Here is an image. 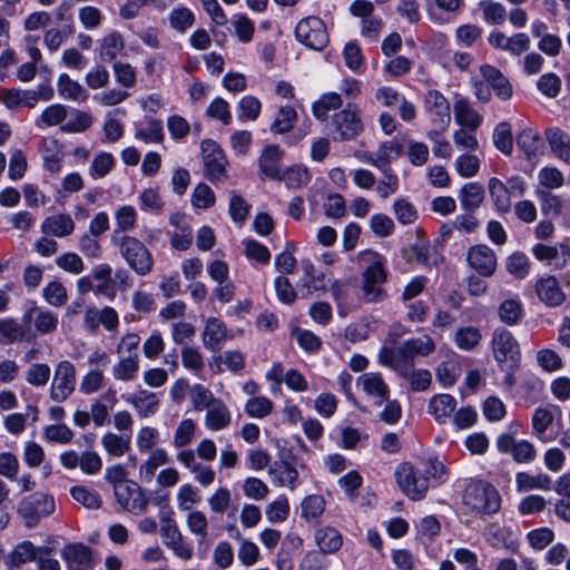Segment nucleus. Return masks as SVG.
<instances>
[{"instance_id": "f257e3e1", "label": "nucleus", "mask_w": 570, "mask_h": 570, "mask_svg": "<svg viewBox=\"0 0 570 570\" xmlns=\"http://www.w3.org/2000/svg\"><path fill=\"white\" fill-rule=\"evenodd\" d=\"M362 261L368 262V265L362 273V294L366 303H379L386 297L383 288L386 282V271L384 258L372 250H364L360 254Z\"/></svg>"}, {"instance_id": "f03ea898", "label": "nucleus", "mask_w": 570, "mask_h": 570, "mask_svg": "<svg viewBox=\"0 0 570 570\" xmlns=\"http://www.w3.org/2000/svg\"><path fill=\"white\" fill-rule=\"evenodd\" d=\"M436 350V343L430 335L406 340L397 348L384 346L379 353L380 364L414 363L415 357H428Z\"/></svg>"}, {"instance_id": "7ed1b4c3", "label": "nucleus", "mask_w": 570, "mask_h": 570, "mask_svg": "<svg viewBox=\"0 0 570 570\" xmlns=\"http://www.w3.org/2000/svg\"><path fill=\"white\" fill-rule=\"evenodd\" d=\"M463 503L472 512L493 514L501 507V497L492 484L484 481H472L464 490Z\"/></svg>"}, {"instance_id": "20e7f679", "label": "nucleus", "mask_w": 570, "mask_h": 570, "mask_svg": "<svg viewBox=\"0 0 570 570\" xmlns=\"http://www.w3.org/2000/svg\"><path fill=\"white\" fill-rule=\"evenodd\" d=\"M112 240L119 248L121 257L137 275L146 276L153 271V254L142 242L129 235L117 239L114 237Z\"/></svg>"}, {"instance_id": "39448f33", "label": "nucleus", "mask_w": 570, "mask_h": 570, "mask_svg": "<svg viewBox=\"0 0 570 570\" xmlns=\"http://www.w3.org/2000/svg\"><path fill=\"white\" fill-rule=\"evenodd\" d=\"M55 510L53 497L40 491L22 498L17 507V513L28 529L38 527L40 521L52 515Z\"/></svg>"}, {"instance_id": "423d86ee", "label": "nucleus", "mask_w": 570, "mask_h": 570, "mask_svg": "<svg viewBox=\"0 0 570 570\" xmlns=\"http://www.w3.org/2000/svg\"><path fill=\"white\" fill-rule=\"evenodd\" d=\"M395 480L401 491L411 500H422L430 487L429 476L424 475L422 469L414 466L409 462L397 465Z\"/></svg>"}, {"instance_id": "0eeeda50", "label": "nucleus", "mask_w": 570, "mask_h": 570, "mask_svg": "<svg viewBox=\"0 0 570 570\" xmlns=\"http://www.w3.org/2000/svg\"><path fill=\"white\" fill-rule=\"evenodd\" d=\"M332 137L337 141L356 139L364 131V124L356 106L347 105L346 108L332 116Z\"/></svg>"}, {"instance_id": "6e6552de", "label": "nucleus", "mask_w": 570, "mask_h": 570, "mask_svg": "<svg viewBox=\"0 0 570 570\" xmlns=\"http://www.w3.org/2000/svg\"><path fill=\"white\" fill-rule=\"evenodd\" d=\"M492 351L499 366L519 367L520 346L510 331L498 327L492 334Z\"/></svg>"}, {"instance_id": "1a4fd4ad", "label": "nucleus", "mask_w": 570, "mask_h": 570, "mask_svg": "<svg viewBox=\"0 0 570 570\" xmlns=\"http://www.w3.org/2000/svg\"><path fill=\"white\" fill-rule=\"evenodd\" d=\"M297 41L316 51L323 50L328 43V32L324 21L309 16L298 21L295 28Z\"/></svg>"}, {"instance_id": "9d476101", "label": "nucleus", "mask_w": 570, "mask_h": 570, "mask_svg": "<svg viewBox=\"0 0 570 570\" xmlns=\"http://www.w3.org/2000/svg\"><path fill=\"white\" fill-rule=\"evenodd\" d=\"M202 153L205 175L210 181H224L227 179L228 160L222 147L212 139L202 141Z\"/></svg>"}, {"instance_id": "9b49d317", "label": "nucleus", "mask_w": 570, "mask_h": 570, "mask_svg": "<svg viewBox=\"0 0 570 570\" xmlns=\"http://www.w3.org/2000/svg\"><path fill=\"white\" fill-rule=\"evenodd\" d=\"M76 367L70 361H60L53 372L50 399L57 403L65 402L76 389Z\"/></svg>"}, {"instance_id": "f8f14e48", "label": "nucleus", "mask_w": 570, "mask_h": 570, "mask_svg": "<svg viewBox=\"0 0 570 570\" xmlns=\"http://www.w3.org/2000/svg\"><path fill=\"white\" fill-rule=\"evenodd\" d=\"M114 494L118 504L131 514L140 515L148 509L149 498L136 482L131 481L126 487L119 485Z\"/></svg>"}, {"instance_id": "ddd939ff", "label": "nucleus", "mask_w": 570, "mask_h": 570, "mask_svg": "<svg viewBox=\"0 0 570 570\" xmlns=\"http://www.w3.org/2000/svg\"><path fill=\"white\" fill-rule=\"evenodd\" d=\"M466 261L469 266L482 277H491L498 268L495 252L484 244L469 247Z\"/></svg>"}, {"instance_id": "4468645a", "label": "nucleus", "mask_w": 570, "mask_h": 570, "mask_svg": "<svg viewBox=\"0 0 570 570\" xmlns=\"http://www.w3.org/2000/svg\"><path fill=\"white\" fill-rule=\"evenodd\" d=\"M497 449L502 454H511L518 463H530L537 456L534 445L527 441H518L509 433H502L497 439Z\"/></svg>"}, {"instance_id": "2eb2a0df", "label": "nucleus", "mask_w": 570, "mask_h": 570, "mask_svg": "<svg viewBox=\"0 0 570 570\" xmlns=\"http://www.w3.org/2000/svg\"><path fill=\"white\" fill-rule=\"evenodd\" d=\"M402 151V146L393 140L383 141L373 153L361 151L357 158L371 166L376 167L381 171L392 170L390 165L396 159Z\"/></svg>"}, {"instance_id": "dca6fc26", "label": "nucleus", "mask_w": 570, "mask_h": 570, "mask_svg": "<svg viewBox=\"0 0 570 570\" xmlns=\"http://www.w3.org/2000/svg\"><path fill=\"white\" fill-rule=\"evenodd\" d=\"M234 337L232 331L218 317H208L202 332V342L206 350L216 353Z\"/></svg>"}, {"instance_id": "f3484780", "label": "nucleus", "mask_w": 570, "mask_h": 570, "mask_svg": "<svg viewBox=\"0 0 570 570\" xmlns=\"http://www.w3.org/2000/svg\"><path fill=\"white\" fill-rule=\"evenodd\" d=\"M24 325L33 323L35 330L40 335L51 334L58 327V315L48 308L38 306L36 302H30L28 308L22 315Z\"/></svg>"}, {"instance_id": "a211bd4d", "label": "nucleus", "mask_w": 570, "mask_h": 570, "mask_svg": "<svg viewBox=\"0 0 570 570\" xmlns=\"http://www.w3.org/2000/svg\"><path fill=\"white\" fill-rule=\"evenodd\" d=\"M424 107L432 115V122L435 126L448 129L451 122L450 104L439 90L431 89L425 94Z\"/></svg>"}, {"instance_id": "6ab92c4d", "label": "nucleus", "mask_w": 570, "mask_h": 570, "mask_svg": "<svg viewBox=\"0 0 570 570\" xmlns=\"http://www.w3.org/2000/svg\"><path fill=\"white\" fill-rule=\"evenodd\" d=\"M534 291L538 298L549 307H557L564 303L566 294L556 276L546 275L537 279Z\"/></svg>"}, {"instance_id": "aec40b11", "label": "nucleus", "mask_w": 570, "mask_h": 570, "mask_svg": "<svg viewBox=\"0 0 570 570\" xmlns=\"http://www.w3.org/2000/svg\"><path fill=\"white\" fill-rule=\"evenodd\" d=\"M122 397L126 403L135 409L137 415L141 419L153 416L159 410L160 401L155 392L139 389Z\"/></svg>"}, {"instance_id": "412c9836", "label": "nucleus", "mask_w": 570, "mask_h": 570, "mask_svg": "<svg viewBox=\"0 0 570 570\" xmlns=\"http://www.w3.org/2000/svg\"><path fill=\"white\" fill-rule=\"evenodd\" d=\"M397 372L401 376L407 380L411 389L414 392L425 391L430 387L432 376L428 370H414V363H399L384 364Z\"/></svg>"}, {"instance_id": "4be33fe9", "label": "nucleus", "mask_w": 570, "mask_h": 570, "mask_svg": "<svg viewBox=\"0 0 570 570\" xmlns=\"http://www.w3.org/2000/svg\"><path fill=\"white\" fill-rule=\"evenodd\" d=\"M60 556L67 563L69 570H90L91 553L89 548L81 543H71L65 546Z\"/></svg>"}, {"instance_id": "5701e85b", "label": "nucleus", "mask_w": 570, "mask_h": 570, "mask_svg": "<svg viewBox=\"0 0 570 570\" xmlns=\"http://www.w3.org/2000/svg\"><path fill=\"white\" fill-rule=\"evenodd\" d=\"M532 254L538 261L549 262L559 269L570 263V246L561 244L558 246H550L544 244H537L532 248Z\"/></svg>"}, {"instance_id": "b1692460", "label": "nucleus", "mask_w": 570, "mask_h": 570, "mask_svg": "<svg viewBox=\"0 0 570 570\" xmlns=\"http://www.w3.org/2000/svg\"><path fill=\"white\" fill-rule=\"evenodd\" d=\"M453 112L455 122L470 131H475L483 121V117L464 97H460L454 101Z\"/></svg>"}, {"instance_id": "393cba45", "label": "nucleus", "mask_w": 570, "mask_h": 570, "mask_svg": "<svg viewBox=\"0 0 570 570\" xmlns=\"http://www.w3.org/2000/svg\"><path fill=\"white\" fill-rule=\"evenodd\" d=\"M31 327L24 325L23 322L20 324L12 317H6L0 320V342L2 343H14V342H29L33 338Z\"/></svg>"}, {"instance_id": "a878e982", "label": "nucleus", "mask_w": 570, "mask_h": 570, "mask_svg": "<svg viewBox=\"0 0 570 570\" xmlns=\"http://www.w3.org/2000/svg\"><path fill=\"white\" fill-rule=\"evenodd\" d=\"M284 151L277 145H269L264 148L259 158L258 166L263 175L271 179L281 177V161Z\"/></svg>"}, {"instance_id": "bb28decb", "label": "nucleus", "mask_w": 570, "mask_h": 570, "mask_svg": "<svg viewBox=\"0 0 570 570\" xmlns=\"http://www.w3.org/2000/svg\"><path fill=\"white\" fill-rule=\"evenodd\" d=\"M488 190L494 209L499 214H508L512 208V196L505 183L497 177H491L488 181Z\"/></svg>"}, {"instance_id": "cd10ccee", "label": "nucleus", "mask_w": 570, "mask_h": 570, "mask_svg": "<svg viewBox=\"0 0 570 570\" xmlns=\"http://www.w3.org/2000/svg\"><path fill=\"white\" fill-rule=\"evenodd\" d=\"M75 230V222L68 214H57L47 217L41 224V232L46 235L59 238L71 235Z\"/></svg>"}, {"instance_id": "c85d7f7f", "label": "nucleus", "mask_w": 570, "mask_h": 570, "mask_svg": "<svg viewBox=\"0 0 570 570\" xmlns=\"http://www.w3.org/2000/svg\"><path fill=\"white\" fill-rule=\"evenodd\" d=\"M274 484L294 490L298 484V472L286 461L274 462L268 470Z\"/></svg>"}, {"instance_id": "c756f323", "label": "nucleus", "mask_w": 570, "mask_h": 570, "mask_svg": "<svg viewBox=\"0 0 570 570\" xmlns=\"http://www.w3.org/2000/svg\"><path fill=\"white\" fill-rule=\"evenodd\" d=\"M57 89L58 95L65 100L83 102L89 97L87 89L77 80L71 79L68 73L59 75Z\"/></svg>"}, {"instance_id": "7c9ffc66", "label": "nucleus", "mask_w": 570, "mask_h": 570, "mask_svg": "<svg viewBox=\"0 0 570 570\" xmlns=\"http://www.w3.org/2000/svg\"><path fill=\"white\" fill-rule=\"evenodd\" d=\"M232 422V414L223 400H219L206 410L204 424L209 431L227 429Z\"/></svg>"}, {"instance_id": "2f4dec72", "label": "nucleus", "mask_w": 570, "mask_h": 570, "mask_svg": "<svg viewBox=\"0 0 570 570\" xmlns=\"http://www.w3.org/2000/svg\"><path fill=\"white\" fill-rule=\"evenodd\" d=\"M168 452L164 448H156L150 451L148 458L140 464L138 478L141 482H150L159 466L169 463Z\"/></svg>"}, {"instance_id": "473e14b6", "label": "nucleus", "mask_w": 570, "mask_h": 570, "mask_svg": "<svg viewBox=\"0 0 570 570\" xmlns=\"http://www.w3.org/2000/svg\"><path fill=\"white\" fill-rule=\"evenodd\" d=\"M125 50L124 37L118 31H111L99 41V58L102 62H111Z\"/></svg>"}, {"instance_id": "72a5a7b5", "label": "nucleus", "mask_w": 570, "mask_h": 570, "mask_svg": "<svg viewBox=\"0 0 570 570\" xmlns=\"http://www.w3.org/2000/svg\"><path fill=\"white\" fill-rule=\"evenodd\" d=\"M455 407L456 400L450 394L434 395L429 402V413L440 424H444L451 417Z\"/></svg>"}, {"instance_id": "f704fd0d", "label": "nucleus", "mask_w": 570, "mask_h": 570, "mask_svg": "<svg viewBox=\"0 0 570 570\" xmlns=\"http://www.w3.org/2000/svg\"><path fill=\"white\" fill-rule=\"evenodd\" d=\"M49 553L48 548H37L31 541L18 543L8 556V563L11 567H21L27 562L37 561V552Z\"/></svg>"}, {"instance_id": "c9c22d12", "label": "nucleus", "mask_w": 570, "mask_h": 570, "mask_svg": "<svg viewBox=\"0 0 570 570\" xmlns=\"http://www.w3.org/2000/svg\"><path fill=\"white\" fill-rule=\"evenodd\" d=\"M40 151L42 154L43 167L46 170L58 174L62 168L63 154L59 142L56 139H43L41 141Z\"/></svg>"}, {"instance_id": "e433bc0d", "label": "nucleus", "mask_w": 570, "mask_h": 570, "mask_svg": "<svg viewBox=\"0 0 570 570\" xmlns=\"http://www.w3.org/2000/svg\"><path fill=\"white\" fill-rule=\"evenodd\" d=\"M518 147L528 159H532L543 151V140L537 130L525 128L517 137Z\"/></svg>"}, {"instance_id": "4c0bfd02", "label": "nucleus", "mask_w": 570, "mask_h": 570, "mask_svg": "<svg viewBox=\"0 0 570 570\" xmlns=\"http://www.w3.org/2000/svg\"><path fill=\"white\" fill-rule=\"evenodd\" d=\"M101 446L102 449L114 458L124 456L129 450L131 445L130 435L117 434L115 432H106L101 436Z\"/></svg>"}, {"instance_id": "58836bf2", "label": "nucleus", "mask_w": 570, "mask_h": 570, "mask_svg": "<svg viewBox=\"0 0 570 570\" xmlns=\"http://www.w3.org/2000/svg\"><path fill=\"white\" fill-rule=\"evenodd\" d=\"M460 203L465 212H475L484 200V189L479 183H468L460 190Z\"/></svg>"}, {"instance_id": "ea45409f", "label": "nucleus", "mask_w": 570, "mask_h": 570, "mask_svg": "<svg viewBox=\"0 0 570 570\" xmlns=\"http://www.w3.org/2000/svg\"><path fill=\"white\" fill-rule=\"evenodd\" d=\"M358 382L367 395L376 397L381 402L387 399L390 390L380 373H364L360 376Z\"/></svg>"}, {"instance_id": "a19ab883", "label": "nucleus", "mask_w": 570, "mask_h": 570, "mask_svg": "<svg viewBox=\"0 0 570 570\" xmlns=\"http://www.w3.org/2000/svg\"><path fill=\"white\" fill-rule=\"evenodd\" d=\"M547 138L552 153L570 165V136L558 128L547 130Z\"/></svg>"}, {"instance_id": "79ce46f5", "label": "nucleus", "mask_w": 570, "mask_h": 570, "mask_svg": "<svg viewBox=\"0 0 570 570\" xmlns=\"http://www.w3.org/2000/svg\"><path fill=\"white\" fill-rule=\"evenodd\" d=\"M343 100L341 95L336 92L324 94L312 104V114L320 121H326L328 112L337 110L342 107Z\"/></svg>"}, {"instance_id": "37998d69", "label": "nucleus", "mask_w": 570, "mask_h": 570, "mask_svg": "<svg viewBox=\"0 0 570 570\" xmlns=\"http://www.w3.org/2000/svg\"><path fill=\"white\" fill-rule=\"evenodd\" d=\"M139 371V354L119 356L112 367V376L117 381L130 382L136 379Z\"/></svg>"}, {"instance_id": "c03bdc74", "label": "nucleus", "mask_w": 570, "mask_h": 570, "mask_svg": "<svg viewBox=\"0 0 570 570\" xmlns=\"http://www.w3.org/2000/svg\"><path fill=\"white\" fill-rule=\"evenodd\" d=\"M38 407L33 405H28L26 407V413H12L4 417L3 425L6 430L14 435L21 434L27 425V420L31 417L32 422L38 421Z\"/></svg>"}, {"instance_id": "a18cd8bd", "label": "nucleus", "mask_w": 570, "mask_h": 570, "mask_svg": "<svg viewBox=\"0 0 570 570\" xmlns=\"http://www.w3.org/2000/svg\"><path fill=\"white\" fill-rule=\"evenodd\" d=\"M315 540L323 553H334L338 551L343 544L342 534L331 527H325L316 531Z\"/></svg>"}, {"instance_id": "49530a36", "label": "nucleus", "mask_w": 570, "mask_h": 570, "mask_svg": "<svg viewBox=\"0 0 570 570\" xmlns=\"http://www.w3.org/2000/svg\"><path fill=\"white\" fill-rule=\"evenodd\" d=\"M326 501L323 495L311 494L303 499L301 503L302 518L308 523L317 524L320 518L325 511Z\"/></svg>"}, {"instance_id": "de8ad7c7", "label": "nucleus", "mask_w": 570, "mask_h": 570, "mask_svg": "<svg viewBox=\"0 0 570 570\" xmlns=\"http://www.w3.org/2000/svg\"><path fill=\"white\" fill-rule=\"evenodd\" d=\"M515 487L519 492L549 490L551 487V479L549 475L543 473L531 475L527 472H519L515 475Z\"/></svg>"}, {"instance_id": "09e8293b", "label": "nucleus", "mask_w": 570, "mask_h": 570, "mask_svg": "<svg viewBox=\"0 0 570 570\" xmlns=\"http://www.w3.org/2000/svg\"><path fill=\"white\" fill-rule=\"evenodd\" d=\"M298 118L297 111L292 106H282L271 125V131L274 134H286L294 128Z\"/></svg>"}, {"instance_id": "8fccbe9b", "label": "nucleus", "mask_w": 570, "mask_h": 570, "mask_svg": "<svg viewBox=\"0 0 570 570\" xmlns=\"http://www.w3.org/2000/svg\"><path fill=\"white\" fill-rule=\"evenodd\" d=\"M498 315L502 323L517 325L523 317V305L518 298L504 299L498 308Z\"/></svg>"}, {"instance_id": "3c124183", "label": "nucleus", "mask_w": 570, "mask_h": 570, "mask_svg": "<svg viewBox=\"0 0 570 570\" xmlns=\"http://www.w3.org/2000/svg\"><path fill=\"white\" fill-rule=\"evenodd\" d=\"M68 109L65 105L53 104L48 106L37 118L36 126L39 128L61 125L67 118Z\"/></svg>"}, {"instance_id": "603ef678", "label": "nucleus", "mask_w": 570, "mask_h": 570, "mask_svg": "<svg viewBox=\"0 0 570 570\" xmlns=\"http://www.w3.org/2000/svg\"><path fill=\"white\" fill-rule=\"evenodd\" d=\"M301 266L304 272L305 278L302 281L303 286L307 287L311 291H326L325 286V274L322 272H317L315 265L311 259H302Z\"/></svg>"}, {"instance_id": "864d4df0", "label": "nucleus", "mask_w": 570, "mask_h": 570, "mask_svg": "<svg viewBox=\"0 0 570 570\" xmlns=\"http://www.w3.org/2000/svg\"><path fill=\"white\" fill-rule=\"evenodd\" d=\"M479 7L482 11V17L485 23L491 26L503 24L507 19L505 7L497 1L483 0L480 1Z\"/></svg>"}, {"instance_id": "5fc2aeb1", "label": "nucleus", "mask_w": 570, "mask_h": 570, "mask_svg": "<svg viewBox=\"0 0 570 570\" xmlns=\"http://www.w3.org/2000/svg\"><path fill=\"white\" fill-rule=\"evenodd\" d=\"M163 122L159 119H149L146 125L138 128L135 138L145 144H160L164 140Z\"/></svg>"}, {"instance_id": "6e6d98bb", "label": "nucleus", "mask_w": 570, "mask_h": 570, "mask_svg": "<svg viewBox=\"0 0 570 570\" xmlns=\"http://www.w3.org/2000/svg\"><path fill=\"white\" fill-rule=\"evenodd\" d=\"M531 263L522 252H514L505 259V269L517 279L525 278L530 273Z\"/></svg>"}, {"instance_id": "4d7b16f0", "label": "nucleus", "mask_w": 570, "mask_h": 570, "mask_svg": "<svg viewBox=\"0 0 570 570\" xmlns=\"http://www.w3.org/2000/svg\"><path fill=\"white\" fill-rule=\"evenodd\" d=\"M441 127L435 126L434 129L428 131L426 137L432 142V151L435 157L450 159L452 156V146L444 137V131Z\"/></svg>"}, {"instance_id": "13d9d810", "label": "nucleus", "mask_w": 570, "mask_h": 570, "mask_svg": "<svg viewBox=\"0 0 570 570\" xmlns=\"http://www.w3.org/2000/svg\"><path fill=\"white\" fill-rule=\"evenodd\" d=\"M177 505L180 511H193V508L200 503L202 495L197 487L185 483L177 491Z\"/></svg>"}, {"instance_id": "bf43d9fd", "label": "nucleus", "mask_w": 570, "mask_h": 570, "mask_svg": "<svg viewBox=\"0 0 570 570\" xmlns=\"http://www.w3.org/2000/svg\"><path fill=\"white\" fill-rule=\"evenodd\" d=\"M71 497L87 509L97 510L102 504L100 494L85 485H75L70 489Z\"/></svg>"}, {"instance_id": "052dcab7", "label": "nucleus", "mask_w": 570, "mask_h": 570, "mask_svg": "<svg viewBox=\"0 0 570 570\" xmlns=\"http://www.w3.org/2000/svg\"><path fill=\"white\" fill-rule=\"evenodd\" d=\"M238 119L242 122L256 120L262 111L261 100L252 95L240 98L237 104Z\"/></svg>"}, {"instance_id": "680f3d73", "label": "nucleus", "mask_w": 570, "mask_h": 570, "mask_svg": "<svg viewBox=\"0 0 570 570\" xmlns=\"http://www.w3.org/2000/svg\"><path fill=\"white\" fill-rule=\"evenodd\" d=\"M538 181L539 185L537 189H546L551 191L552 189H558L563 186L564 176L558 168L546 166L539 170Z\"/></svg>"}, {"instance_id": "e2e57ef3", "label": "nucleus", "mask_w": 570, "mask_h": 570, "mask_svg": "<svg viewBox=\"0 0 570 570\" xmlns=\"http://www.w3.org/2000/svg\"><path fill=\"white\" fill-rule=\"evenodd\" d=\"M274 410V403L266 396H254L246 401L244 411L253 419H265Z\"/></svg>"}, {"instance_id": "0e129e2a", "label": "nucleus", "mask_w": 570, "mask_h": 570, "mask_svg": "<svg viewBox=\"0 0 570 570\" xmlns=\"http://www.w3.org/2000/svg\"><path fill=\"white\" fill-rule=\"evenodd\" d=\"M116 165V159L112 154L107 151L98 153L89 167V175L94 179H99L107 176Z\"/></svg>"}, {"instance_id": "69168bd1", "label": "nucleus", "mask_w": 570, "mask_h": 570, "mask_svg": "<svg viewBox=\"0 0 570 570\" xmlns=\"http://www.w3.org/2000/svg\"><path fill=\"white\" fill-rule=\"evenodd\" d=\"M181 363L186 370L193 372L196 376L202 377V373L205 368V360L202 352L197 347H183Z\"/></svg>"}, {"instance_id": "338daca9", "label": "nucleus", "mask_w": 570, "mask_h": 570, "mask_svg": "<svg viewBox=\"0 0 570 570\" xmlns=\"http://www.w3.org/2000/svg\"><path fill=\"white\" fill-rule=\"evenodd\" d=\"M309 179L308 170L303 166L295 165L281 173L277 180H283L288 188L296 189L305 186Z\"/></svg>"}, {"instance_id": "774afa93", "label": "nucleus", "mask_w": 570, "mask_h": 570, "mask_svg": "<svg viewBox=\"0 0 570 570\" xmlns=\"http://www.w3.org/2000/svg\"><path fill=\"white\" fill-rule=\"evenodd\" d=\"M481 337L482 335L478 327L465 326L458 328L454 341L459 348L463 351H472L479 345Z\"/></svg>"}]
</instances>
